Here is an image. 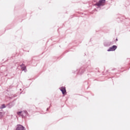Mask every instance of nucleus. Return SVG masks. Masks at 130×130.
<instances>
[{
    "mask_svg": "<svg viewBox=\"0 0 130 130\" xmlns=\"http://www.w3.org/2000/svg\"><path fill=\"white\" fill-rule=\"evenodd\" d=\"M16 130H26L25 128V127H24L23 125L21 124H18L16 126Z\"/></svg>",
    "mask_w": 130,
    "mask_h": 130,
    "instance_id": "5",
    "label": "nucleus"
},
{
    "mask_svg": "<svg viewBox=\"0 0 130 130\" xmlns=\"http://www.w3.org/2000/svg\"><path fill=\"white\" fill-rule=\"evenodd\" d=\"M116 41H118V40L117 39H116Z\"/></svg>",
    "mask_w": 130,
    "mask_h": 130,
    "instance_id": "12",
    "label": "nucleus"
},
{
    "mask_svg": "<svg viewBox=\"0 0 130 130\" xmlns=\"http://www.w3.org/2000/svg\"><path fill=\"white\" fill-rule=\"evenodd\" d=\"M48 110V108L47 109V111Z\"/></svg>",
    "mask_w": 130,
    "mask_h": 130,
    "instance_id": "13",
    "label": "nucleus"
},
{
    "mask_svg": "<svg viewBox=\"0 0 130 130\" xmlns=\"http://www.w3.org/2000/svg\"><path fill=\"white\" fill-rule=\"evenodd\" d=\"M78 73H79L78 71H77L76 72H74V74H78Z\"/></svg>",
    "mask_w": 130,
    "mask_h": 130,
    "instance_id": "11",
    "label": "nucleus"
},
{
    "mask_svg": "<svg viewBox=\"0 0 130 130\" xmlns=\"http://www.w3.org/2000/svg\"><path fill=\"white\" fill-rule=\"evenodd\" d=\"M1 108H6V106L5 105V104L2 105Z\"/></svg>",
    "mask_w": 130,
    "mask_h": 130,
    "instance_id": "10",
    "label": "nucleus"
},
{
    "mask_svg": "<svg viewBox=\"0 0 130 130\" xmlns=\"http://www.w3.org/2000/svg\"><path fill=\"white\" fill-rule=\"evenodd\" d=\"M18 115H21L22 118H25L28 115V112L27 111H22L17 112Z\"/></svg>",
    "mask_w": 130,
    "mask_h": 130,
    "instance_id": "2",
    "label": "nucleus"
},
{
    "mask_svg": "<svg viewBox=\"0 0 130 130\" xmlns=\"http://www.w3.org/2000/svg\"><path fill=\"white\" fill-rule=\"evenodd\" d=\"M20 67L21 68L22 71H24V72H27V71H26L27 68H26V66H25V65H24V64H22L20 66Z\"/></svg>",
    "mask_w": 130,
    "mask_h": 130,
    "instance_id": "7",
    "label": "nucleus"
},
{
    "mask_svg": "<svg viewBox=\"0 0 130 130\" xmlns=\"http://www.w3.org/2000/svg\"><path fill=\"white\" fill-rule=\"evenodd\" d=\"M105 4H106V0H100L99 2L94 4L93 6L95 7H98V9H99L100 7H103V6H105Z\"/></svg>",
    "mask_w": 130,
    "mask_h": 130,
    "instance_id": "1",
    "label": "nucleus"
},
{
    "mask_svg": "<svg viewBox=\"0 0 130 130\" xmlns=\"http://www.w3.org/2000/svg\"><path fill=\"white\" fill-rule=\"evenodd\" d=\"M59 90L62 92L63 95L67 94V90L66 89V87L62 86L59 88Z\"/></svg>",
    "mask_w": 130,
    "mask_h": 130,
    "instance_id": "6",
    "label": "nucleus"
},
{
    "mask_svg": "<svg viewBox=\"0 0 130 130\" xmlns=\"http://www.w3.org/2000/svg\"><path fill=\"white\" fill-rule=\"evenodd\" d=\"M117 49V46L116 45H113L112 47H110L108 50L107 51H115Z\"/></svg>",
    "mask_w": 130,
    "mask_h": 130,
    "instance_id": "4",
    "label": "nucleus"
},
{
    "mask_svg": "<svg viewBox=\"0 0 130 130\" xmlns=\"http://www.w3.org/2000/svg\"><path fill=\"white\" fill-rule=\"evenodd\" d=\"M3 116H4V113H3L2 112H0V118H2Z\"/></svg>",
    "mask_w": 130,
    "mask_h": 130,
    "instance_id": "8",
    "label": "nucleus"
},
{
    "mask_svg": "<svg viewBox=\"0 0 130 130\" xmlns=\"http://www.w3.org/2000/svg\"><path fill=\"white\" fill-rule=\"evenodd\" d=\"M115 43V41H107L104 43V45L105 47H109V46H111V45H113Z\"/></svg>",
    "mask_w": 130,
    "mask_h": 130,
    "instance_id": "3",
    "label": "nucleus"
},
{
    "mask_svg": "<svg viewBox=\"0 0 130 130\" xmlns=\"http://www.w3.org/2000/svg\"><path fill=\"white\" fill-rule=\"evenodd\" d=\"M82 71V69H80V70H79V73H80V74H83V73H84V72H85V70H83V72H81V71Z\"/></svg>",
    "mask_w": 130,
    "mask_h": 130,
    "instance_id": "9",
    "label": "nucleus"
}]
</instances>
